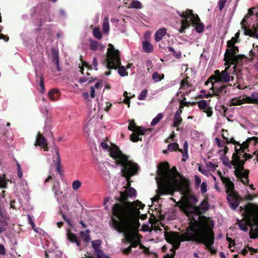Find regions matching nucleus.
<instances>
[{
    "label": "nucleus",
    "instance_id": "f257e3e1",
    "mask_svg": "<svg viewBox=\"0 0 258 258\" xmlns=\"http://www.w3.org/2000/svg\"><path fill=\"white\" fill-rule=\"evenodd\" d=\"M213 227L214 222L212 220L209 222H197L192 220L191 222H189L186 232L179 235L178 232H166L164 236L166 241L173 244L175 249L179 248L180 242L184 241H192L197 244H204L207 248L210 249L214 243Z\"/></svg>",
    "mask_w": 258,
    "mask_h": 258
},
{
    "label": "nucleus",
    "instance_id": "f03ea898",
    "mask_svg": "<svg viewBox=\"0 0 258 258\" xmlns=\"http://www.w3.org/2000/svg\"><path fill=\"white\" fill-rule=\"evenodd\" d=\"M136 195V190L134 188L125 189L120 192V197L116 200L118 203L113 205L111 208V216L139 217L141 213L140 209H143L145 205L140 201H128V198H132Z\"/></svg>",
    "mask_w": 258,
    "mask_h": 258
},
{
    "label": "nucleus",
    "instance_id": "7ed1b4c3",
    "mask_svg": "<svg viewBox=\"0 0 258 258\" xmlns=\"http://www.w3.org/2000/svg\"><path fill=\"white\" fill-rule=\"evenodd\" d=\"M111 226L119 233H122L124 238L123 243L136 242L131 232L137 230L140 226L139 217L111 216Z\"/></svg>",
    "mask_w": 258,
    "mask_h": 258
},
{
    "label": "nucleus",
    "instance_id": "20e7f679",
    "mask_svg": "<svg viewBox=\"0 0 258 258\" xmlns=\"http://www.w3.org/2000/svg\"><path fill=\"white\" fill-rule=\"evenodd\" d=\"M178 172L174 166L171 169H169L168 162H162L157 166V175L161 179L158 187L159 194L165 195L171 191V188L174 185L179 184V180L175 177Z\"/></svg>",
    "mask_w": 258,
    "mask_h": 258
},
{
    "label": "nucleus",
    "instance_id": "39448f33",
    "mask_svg": "<svg viewBox=\"0 0 258 258\" xmlns=\"http://www.w3.org/2000/svg\"><path fill=\"white\" fill-rule=\"evenodd\" d=\"M240 212L246 221V224L240 223L239 225L240 230L247 232V226H249L250 239L258 238V206L250 203L244 207L240 206Z\"/></svg>",
    "mask_w": 258,
    "mask_h": 258
},
{
    "label": "nucleus",
    "instance_id": "423d86ee",
    "mask_svg": "<svg viewBox=\"0 0 258 258\" xmlns=\"http://www.w3.org/2000/svg\"><path fill=\"white\" fill-rule=\"evenodd\" d=\"M111 157L116 161V165L121 166L123 177L128 179L138 173L139 166L137 164L129 160L128 156L123 154L117 148L111 149Z\"/></svg>",
    "mask_w": 258,
    "mask_h": 258
},
{
    "label": "nucleus",
    "instance_id": "0eeeda50",
    "mask_svg": "<svg viewBox=\"0 0 258 258\" xmlns=\"http://www.w3.org/2000/svg\"><path fill=\"white\" fill-rule=\"evenodd\" d=\"M197 203V198L194 196H190L188 198L187 201L184 202L180 205V209L181 211L185 213L189 219V222H191L192 220H195L197 222H204V221L200 222L201 211H206L209 210V205L205 200L202 201L201 204L198 206H195ZM206 222V221H205Z\"/></svg>",
    "mask_w": 258,
    "mask_h": 258
},
{
    "label": "nucleus",
    "instance_id": "6e6552de",
    "mask_svg": "<svg viewBox=\"0 0 258 258\" xmlns=\"http://www.w3.org/2000/svg\"><path fill=\"white\" fill-rule=\"evenodd\" d=\"M229 66L226 67L225 69L221 72L218 70L215 71V75L210 76L205 83V85L211 84V88L213 89V92L217 96L223 95V93L226 92V88L224 86L216 88V84L221 82L228 83L230 81H233L234 79L231 75L235 74L236 66H234L232 68L233 70H230L229 72Z\"/></svg>",
    "mask_w": 258,
    "mask_h": 258
},
{
    "label": "nucleus",
    "instance_id": "1a4fd4ad",
    "mask_svg": "<svg viewBox=\"0 0 258 258\" xmlns=\"http://www.w3.org/2000/svg\"><path fill=\"white\" fill-rule=\"evenodd\" d=\"M241 25L245 35L258 39V8L249 10Z\"/></svg>",
    "mask_w": 258,
    "mask_h": 258
},
{
    "label": "nucleus",
    "instance_id": "9d476101",
    "mask_svg": "<svg viewBox=\"0 0 258 258\" xmlns=\"http://www.w3.org/2000/svg\"><path fill=\"white\" fill-rule=\"evenodd\" d=\"M177 13L182 18L181 21V27L178 29L180 33H184L185 30L189 27L190 23L196 26L195 29L198 33H201L204 31V24L201 22L198 16L194 14L191 10H186L182 13L177 11Z\"/></svg>",
    "mask_w": 258,
    "mask_h": 258
},
{
    "label": "nucleus",
    "instance_id": "9b49d317",
    "mask_svg": "<svg viewBox=\"0 0 258 258\" xmlns=\"http://www.w3.org/2000/svg\"><path fill=\"white\" fill-rule=\"evenodd\" d=\"M107 66L108 69H116L118 68V73L121 77L127 75L126 69L124 66H120V59L119 52L115 49L113 45L109 44L106 56Z\"/></svg>",
    "mask_w": 258,
    "mask_h": 258
},
{
    "label": "nucleus",
    "instance_id": "f8f14e48",
    "mask_svg": "<svg viewBox=\"0 0 258 258\" xmlns=\"http://www.w3.org/2000/svg\"><path fill=\"white\" fill-rule=\"evenodd\" d=\"M87 101V105L88 109H89V115L88 117L90 118L89 121H87V124L85 125L83 127V130L87 132V129L92 122H91L93 119H97L98 117V113L100 111L101 107L103 105L102 99H101L100 101L98 98H86Z\"/></svg>",
    "mask_w": 258,
    "mask_h": 258
},
{
    "label": "nucleus",
    "instance_id": "ddd939ff",
    "mask_svg": "<svg viewBox=\"0 0 258 258\" xmlns=\"http://www.w3.org/2000/svg\"><path fill=\"white\" fill-rule=\"evenodd\" d=\"M235 40L233 38L227 42V48L224 54L225 65L229 64H234L239 63L242 59V56L238 54V48L235 46Z\"/></svg>",
    "mask_w": 258,
    "mask_h": 258
},
{
    "label": "nucleus",
    "instance_id": "4468645a",
    "mask_svg": "<svg viewBox=\"0 0 258 258\" xmlns=\"http://www.w3.org/2000/svg\"><path fill=\"white\" fill-rule=\"evenodd\" d=\"M127 128L128 130L133 132L131 134L130 140L134 143L142 141L141 137H140V136H144L152 132L151 128H145L142 126L137 125L134 120H129Z\"/></svg>",
    "mask_w": 258,
    "mask_h": 258
},
{
    "label": "nucleus",
    "instance_id": "2eb2a0df",
    "mask_svg": "<svg viewBox=\"0 0 258 258\" xmlns=\"http://www.w3.org/2000/svg\"><path fill=\"white\" fill-rule=\"evenodd\" d=\"M226 200H227L229 207L231 208V210H235L239 206L240 202L243 201V199L238 192H232L227 194Z\"/></svg>",
    "mask_w": 258,
    "mask_h": 258
},
{
    "label": "nucleus",
    "instance_id": "dca6fc26",
    "mask_svg": "<svg viewBox=\"0 0 258 258\" xmlns=\"http://www.w3.org/2000/svg\"><path fill=\"white\" fill-rule=\"evenodd\" d=\"M189 78L186 77L180 83V87L178 93L180 94L182 97L188 95L190 92L194 91V87L190 83V81H189Z\"/></svg>",
    "mask_w": 258,
    "mask_h": 258
},
{
    "label": "nucleus",
    "instance_id": "f3484780",
    "mask_svg": "<svg viewBox=\"0 0 258 258\" xmlns=\"http://www.w3.org/2000/svg\"><path fill=\"white\" fill-rule=\"evenodd\" d=\"M196 104L198 105V107H199L200 110L203 111V112L207 113V117H210L212 116V107L210 106L206 101L205 100H202L197 102L191 103V105H195Z\"/></svg>",
    "mask_w": 258,
    "mask_h": 258
},
{
    "label": "nucleus",
    "instance_id": "a211bd4d",
    "mask_svg": "<svg viewBox=\"0 0 258 258\" xmlns=\"http://www.w3.org/2000/svg\"><path fill=\"white\" fill-rule=\"evenodd\" d=\"M238 98H232L230 106L240 105L244 103L257 104L258 98H242V99H238Z\"/></svg>",
    "mask_w": 258,
    "mask_h": 258
},
{
    "label": "nucleus",
    "instance_id": "6ab92c4d",
    "mask_svg": "<svg viewBox=\"0 0 258 258\" xmlns=\"http://www.w3.org/2000/svg\"><path fill=\"white\" fill-rule=\"evenodd\" d=\"M221 137H222V138H223L224 140H225V142H221L219 139L217 138H216V144H217V146H218L219 147L222 148L226 147L225 145L229 144H232L237 146L240 145L239 143L235 141V140H234L233 138L229 139L226 136H224V134L221 135Z\"/></svg>",
    "mask_w": 258,
    "mask_h": 258
},
{
    "label": "nucleus",
    "instance_id": "aec40b11",
    "mask_svg": "<svg viewBox=\"0 0 258 258\" xmlns=\"http://www.w3.org/2000/svg\"><path fill=\"white\" fill-rule=\"evenodd\" d=\"M221 179L224 185H225V188H226V194L232 192L238 193L237 191L234 190V185H233V182L229 179V177H224L221 176Z\"/></svg>",
    "mask_w": 258,
    "mask_h": 258
},
{
    "label": "nucleus",
    "instance_id": "412c9836",
    "mask_svg": "<svg viewBox=\"0 0 258 258\" xmlns=\"http://www.w3.org/2000/svg\"><path fill=\"white\" fill-rule=\"evenodd\" d=\"M102 90V83L100 81L97 82L95 85L90 88V96L91 97H95V96H99L101 92L104 91Z\"/></svg>",
    "mask_w": 258,
    "mask_h": 258
},
{
    "label": "nucleus",
    "instance_id": "4be33fe9",
    "mask_svg": "<svg viewBox=\"0 0 258 258\" xmlns=\"http://www.w3.org/2000/svg\"><path fill=\"white\" fill-rule=\"evenodd\" d=\"M67 238L72 243H75L77 246L81 247V240L75 234L71 232L69 229L67 231Z\"/></svg>",
    "mask_w": 258,
    "mask_h": 258
},
{
    "label": "nucleus",
    "instance_id": "5701e85b",
    "mask_svg": "<svg viewBox=\"0 0 258 258\" xmlns=\"http://www.w3.org/2000/svg\"><path fill=\"white\" fill-rule=\"evenodd\" d=\"M235 166V169L239 170L240 172L243 171V165H244V160H242L239 157H233L231 165Z\"/></svg>",
    "mask_w": 258,
    "mask_h": 258
},
{
    "label": "nucleus",
    "instance_id": "b1692460",
    "mask_svg": "<svg viewBox=\"0 0 258 258\" xmlns=\"http://www.w3.org/2000/svg\"><path fill=\"white\" fill-rule=\"evenodd\" d=\"M235 176L237 177L239 179H241L245 178L247 179L246 182H245L244 180H241V182H242L243 184L246 185L247 184V176L248 175V170L247 169H244L243 171H240L237 169H235Z\"/></svg>",
    "mask_w": 258,
    "mask_h": 258
},
{
    "label": "nucleus",
    "instance_id": "393cba45",
    "mask_svg": "<svg viewBox=\"0 0 258 258\" xmlns=\"http://www.w3.org/2000/svg\"><path fill=\"white\" fill-rule=\"evenodd\" d=\"M79 237L83 239L85 243L87 244L90 240V230L87 229L85 231H80Z\"/></svg>",
    "mask_w": 258,
    "mask_h": 258
},
{
    "label": "nucleus",
    "instance_id": "a878e982",
    "mask_svg": "<svg viewBox=\"0 0 258 258\" xmlns=\"http://www.w3.org/2000/svg\"><path fill=\"white\" fill-rule=\"evenodd\" d=\"M45 145H47V143L45 137L40 132L37 133V136H36L35 146H44Z\"/></svg>",
    "mask_w": 258,
    "mask_h": 258
},
{
    "label": "nucleus",
    "instance_id": "bb28decb",
    "mask_svg": "<svg viewBox=\"0 0 258 258\" xmlns=\"http://www.w3.org/2000/svg\"><path fill=\"white\" fill-rule=\"evenodd\" d=\"M52 57L55 65L58 71H60V69L59 67V56L57 51L53 48L51 49Z\"/></svg>",
    "mask_w": 258,
    "mask_h": 258
},
{
    "label": "nucleus",
    "instance_id": "cd10ccee",
    "mask_svg": "<svg viewBox=\"0 0 258 258\" xmlns=\"http://www.w3.org/2000/svg\"><path fill=\"white\" fill-rule=\"evenodd\" d=\"M166 33V29L165 28H161L157 30L155 35V40L156 41H160Z\"/></svg>",
    "mask_w": 258,
    "mask_h": 258
},
{
    "label": "nucleus",
    "instance_id": "c85d7f7f",
    "mask_svg": "<svg viewBox=\"0 0 258 258\" xmlns=\"http://www.w3.org/2000/svg\"><path fill=\"white\" fill-rule=\"evenodd\" d=\"M101 242L99 240H95L92 241V248L94 249L96 253H102V251L100 249Z\"/></svg>",
    "mask_w": 258,
    "mask_h": 258
},
{
    "label": "nucleus",
    "instance_id": "c756f323",
    "mask_svg": "<svg viewBox=\"0 0 258 258\" xmlns=\"http://www.w3.org/2000/svg\"><path fill=\"white\" fill-rule=\"evenodd\" d=\"M143 43V49L144 52L150 53L153 50V47L152 44L148 41H144Z\"/></svg>",
    "mask_w": 258,
    "mask_h": 258
},
{
    "label": "nucleus",
    "instance_id": "7c9ffc66",
    "mask_svg": "<svg viewBox=\"0 0 258 258\" xmlns=\"http://www.w3.org/2000/svg\"><path fill=\"white\" fill-rule=\"evenodd\" d=\"M167 149H168V151L170 152L178 151L181 153L183 152V150L179 148V145H178V144L176 143H170L168 144V146H167Z\"/></svg>",
    "mask_w": 258,
    "mask_h": 258
},
{
    "label": "nucleus",
    "instance_id": "2f4dec72",
    "mask_svg": "<svg viewBox=\"0 0 258 258\" xmlns=\"http://www.w3.org/2000/svg\"><path fill=\"white\" fill-rule=\"evenodd\" d=\"M103 30L105 33H108L109 31V18L106 17L103 21Z\"/></svg>",
    "mask_w": 258,
    "mask_h": 258
},
{
    "label": "nucleus",
    "instance_id": "473e14b6",
    "mask_svg": "<svg viewBox=\"0 0 258 258\" xmlns=\"http://www.w3.org/2000/svg\"><path fill=\"white\" fill-rule=\"evenodd\" d=\"M101 147H102V149H104V150H108V151H109V155H110V150H111V149L114 148V147H116L117 148V149L119 150V151H120V150L119 149V147L116 145H112V146L111 147H109V146L106 143H105V142H102V143H101Z\"/></svg>",
    "mask_w": 258,
    "mask_h": 258
},
{
    "label": "nucleus",
    "instance_id": "72a5a7b5",
    "mask_svg": "<svg viewBox=\"0 0 258 258\" xmlns=\"http://www.w3.org/2000/svg\"><path fill=\"white\" fill-rule=\"evenodd\" d=\"M181 122H182V118L180 116H174L173 126L178 127L176 128V131H179L178 127L180 125Z\"/></svg>",
    "mask_w": 258,
    "mask_h": 258
},
{
    "label": "nucleus",
    "instance_id": "f704fd0d",
    "mask_svg": "<svg viewBox=\"0 0 258 258\" xmlns=\"http://www.w3.org/2000/svg\"><path fill=\"white\" fill-rule=\"evenodd\" d=\"M163 118V114L161 113H159L156 115V117L152 119V122H151V125L155 126L157 123H159L160 120Z\"/></svg>",
    "mask_w": 258,
    "mask_h": 258
},
{
    "label": "nucleus",
    "instance_id": "c9c22d12",
    "mask_svg": "<svg viewBox=\"0 0 258 258\" xmlns=\"http://www.w3.org/2000/svg\"><path fill=\"white\" fill-rule=\"evenodd\" d=\"M164 78V75H160L157 72H154L152 75V79L155 82H158Z\"/></svg>",
    "mask_w": 258,
    "mask_h": 258
},
{
    "label": "nucleus",
    "instance_id": "e433bc0d",
    "mask_svg": "<svg viewBox=\"0 0 258 258\" xmlns=\"http://www.w3.org/2000/svg\"><path fill=\"white\" fill-rule=\"evenodd\" d=\"M6 180V175L5 174L0 176V188H6L7 187V181Z\"/></svg>",
    "mask_w": 258,
    "mask_h": 258
},
{
    "label": "nucleus",
    "instance_id": "4c0bfd02",
    "mask_svg": "<svg viewBox=\"0 0 258 258\" xmlns=\"http://www.w3.org/2000/svg\"><path fill=\"white\" fill-rule=\"evenodd\" d=\"M93 35L98 39H101L102 37L101 32L98 28H95L93 29Z\"/></svg>",
    "mask_w": 258,
    "mask_h": 258
},
{
    "label": "nucleus",
    "instance_id": "58836bf2",
    "mask_svg": "<svg viewBox=\"0 0 258 258\" xmlns=\"http://www.w3.org/2000/svg\"><path fill=\"white\" fill-rule=\"evenodd\" d=\"M48 97H53V96H54V95H56L57 96L60 95V92H59L58 89H57L56 88H54V89H51L48 92Z\"/></svg>",
    "mask_w": 258,
    "mask_h": 258
},
{
    "label": "nucleus",
    "instance_id": "ea45409f",
    "mask_svg": "<svg viewBox=\"0 0 258 258\" xmlns=\"http://www.w3.org/2000/svg\"><path fill=\"white\" fill-rule=\"evenodd\" d=\"M130 7L135 9H141L142 8V4L141 2L138 1H133Z\"/></svg>",
    "mask_w": 258,
    "mask_h": 258
},
{
    "label": "nucleus",
    "instance_id": "a19ab883",
    "mask_svg": "<svg viewBox=\"0 0 258 258\" xmlns=\"http://www.w3.org/2000/svg\"><path fill=\"white\" fill-rule=\"evenodd\" d=\"M168 51L172 53L173 55L176 57V58H179L181 56V53L179 52H176L173 47H168Z\"/></svg>",
    "mask_w": 258,
    "mask_h": 258
},
{
    "label": "nucleus",
    "instance_id": "79ce46f5",
    "mask_svg": "<svg viewBox=\"0 0 258 258\" xmlns=\"http://www.w3.org/2000/svg\"><path fill=\"white\" fill-rule=\"evenodd\" d=\"M221 160H222V163H223V165L227 166L229 168H231V165H230L231 164V162L230 163L229 162V159L228 157L226 156H223V157H221Z\"/></svg>",
    "mask_w": 258,
    "mask_h": 258
},
{
    "label": "nucleus",
    "instance_id": "37998d69",
    "mask_svg": "<svg viewBox=\"0 0 258 258\" xmlns=\"http://www.w3.org/2000/svg\"><path fill=\"white\" fill-rule=\"evenodd\" d=\"M55 152H56V158H55L56 163H55V165H60V157L59 154V149L56 148L55 150Z\"/></svg>",
    "mask_w": 258,
    "mask_h": 258
},
{
    "label": "nucleus",
    "instance_id": "c03bdc74",
    "mask_svg": "<svg viewBox=\"0 0 258 258\" xmlns=\"http://www.w3.org/2000/svg\"><path fill=\"white\" fill-rule=\"evenodd\" d=\"M90 49L93 50H96L98 46V43L97 41H94L92 39L90 40Z\"/></svg>",
    "mask_w": 258,
    "mask_h": 258
},
{
    "label": "nucleus",
    "instance_id": "a18cd8bd",
    "mask_svg": "<svg viewBox=\"0 0 258 258\" xmlns=\"http://www.w3.org/2000/svg\"><path fill=\"white\" fill-rule=\"evenodd\" d=\"M235 152L233 153L232 158H239L238 155L240 154V152L243 153L244 152V149H237L236 147L235 148Z\"/></svg>",
    "mask_w": 258,
    "mask_h": 258
},
{
    "label": "nucleus",
    "instance_id": "49530a36",
    "mask_svg": "<svg viewBox=\"0 0 258 258\" xmlns=\"http://www.w3.org/2000/svg\"><path fill=\"white\" fill-rule=\"evenodd\" d=\"M27 221H28V223L30 224L31 226H32V229L35 231H36V229H35V223L33 221L32 218L30 215L27 214Z\"/></svg>",
    "mask_w": 258,
    "mask_h": 258
},
{
    "label": "nucleus",
    "instance_id": "de8ad7c7",
    "mask_svg": "<svg viewBox=\"0 0 258 258\" xmlns=\"http://www.w3.org/2000/svg\"><path fill=\"white\" fill-rule=\"evenodd\" d=\"M81 183L78 180H75L73 182V190H77L81 187Z\"/></svg>",
    "mask_w": 258,
    "mask_h": 258
},
{
    "label": "nucleus",
    "instance_id": "09e8293b",
    "mask_svg": "<svg viewBox=\"0 0 258 258\" xmlns=\"http://www.w3.org/2000/svg\"><path fill=\"white\" fill-rule=\"evenodd\" d=\"M252 141H254V145H256L258 143L257 137H250V138L247 139V140H246V141H245V142L250 143V142Z\"/></svg>",
    "mask_w": 258,
    "mask_h": 258
},
{
    "label": "nucleus",
    "instance_id": "8fccbe9b",
    "mask_svg": "<svg viewBox=\"0 0 258 258\" xmlns=\"http://www.w3.org/2000/svg\"><path fill=\"white\" fill-rule=\"evenodd\" d=\"M227 2V0H220L218 2V7L220 11H222L224 7V6Z\"/></svg>",
    "mask_w": 258,
    "mask_h": 258
},
{
    "label": "nucleus",
    "instance_id": "3c124183",
    "mask_svg": "<svg viewBox=\"0 0 258 258\" xmlns=\"http://www.w3.org/2000/svg\"><path fill=\"white\" fill-rule=\"evenodd\" d=\"M125 180H126V184H125V186H123V188H124L125 189H129L130 188H134L131 186V178H125Z\"/></svg>",
    "mask_w": 258,
    "mask_h": 258
},
{
    "label": "nucleus",
    "instance_id": "603ef678",
    "mask_svg": "<svg viewBox=\"0 0 258 258\" xmlns=\"http://www.w3.org/2000/svg\"><path fill=\"white\" fill-rule=\"evenodd\" d=\"M207 191V189H206V183L204 182H202V185H201V192L202 194H205Z\"/></svg>",
    "mask_w": 258,
    "mask_h": 258
},
{
    "label": "nucleus",
    "instance_id": "864d4df0",
    "mask_svg": "<svg viewBox=\"0 0 258 258\" xmlns=\"http://www.w3.org/2000/svg\"><path fill=\"white\" fill-rule=\"evenodd\" d=\"M201 182V179H200V178L198 176L195 175V184H196V186L198 187Z\"/></svg>",
    "mask_w": 258,
    "mask_h": 258
},
{
    "label": "nucleus",
    "instance_id": "5fc2aeb1",
    "mask_svg": "<svg viewBox=\"0 0 258 258\" xmlns=\"http://www.w3.org/2000/svg\"><path fill=\"white\" fill-rule=\"evenodd\" d=\"M131 98H123V99L121 100L120 99V102H122L123 103H124V104H126L128 106V107H130V100L131 99Z\"/></svg>",
    "mask_w": 258,
    "mask_h": 258
},
{
    "label": "nucleus",
    "instance_id": "6e6d98bb",
    "mask_svg": "<svg viewBox=\"0 0 258 258\" xmlns=\"http://www.w3.org/2000/svg\"><path fill=\"white\" fill-rule=\"evenodd\" d=\"M17 170H18V178H21L22 177V171H21V166L19 163H17Z\"/></svg>",
    "mask_w": 258,
    "mask_h": 258
},
{
    "label": "nucleus",
    "instance_id": "4d7b16f0",
    "mask_svg": "<svg viewBox=\"0 0 258 258\" xmlns=\"http://www.w3.org/2000/svg\"><path fill=\"white\" fill-rule=\"evenodd\" d=\"M171 251L172 252V254H171V255L169 254H167L164 256V258H174V254H175V250L174 248H171Z\"/></svg>",
    "mask_w": 258,
    "mask_h": 258
},
{
    "label": "nucleus",
    "instance_id": "13d9d810",
    "mask_svg": "<svg viewBox=\"0 0 258 258\" xmlns=\"http://www.w3.org/2000/svg\"><path fill=\"white\" fill-rule=\"evenodd\" d=\"M92 81V80H90L89 78H87L86 77H82L79 79V82L80 83H83L86 82H90Z\"/></svg>",
    "mask_w": 258,
    "mask_h": 258
},
{
    "label": "nucleus",
    "instance_id": "bf43d9fd",
    "mask_svg": "<svg viewBox=\"0 0 258 258\" xmlns=\"http://www.w3.org/2000/svg\"><path fill=\"white\" fill-rule=\"evenodd\" d=\"M255 197H256L255 195L248 194L243 199H244V200L252 201Z\"/></svg>",
    "mask_w": 258,
    "mask_h": 258
},
{
    "label": "nucleus",
    "instance_id": "052dcab7",
    "mask_svg": "<svg viewBox=\"0 0 258 258\" xmlns=\"http://www.w3.org/2000/svg\"><path fill=\"white\" fill-rule=\"evenodd\" d=\"M39 86L40 87V92H43L44 91V86L43 79L41 77L40 79Z\"/></svg>",
    "mask_w": 258,
    "mask_h": 258
},
{
    "label": "nucleus",
    "instance_id": "680f3d73",
    "mask_svg": "<svg viewBox=\"0 0 258 258\" xmlns=\"http://www.w3.org/2000/svg\"><path fill=\"white\" fill-rule=\"evenodd\" d=\"M105 105H106V106H105V108H104V110H105V111L107 112L109 111V109L111 107L112 105L110 103L106 102H105Z\"/></svg>",
    "mask_w": 258,
    "mask_h": 258
},
{
    "label": "nucleus",
    "instance_id": "e2e57ef3",
    "mask_svg": "<svg viewBox=\"0 0 258 258\" xmlns=\"http://www.w3.org/2000/svg\"><path fill=\"white\" fill-rule=\"evenodd\" d=\"M132 248L131 247L124 248L122 250V253H124V254L125 255H128V254L131 253Z\"/></svg>",
    "mask_w": 258,
    "mask_h": 258
},
{
    "label": "nucleus",
    "instance_id": "0e129e2a",
    "mask_svg": "<svg viewBox=\"0 0 258 258\" xmlns=\"http://www.w3.org/2000/svg\"><path fill=\"white\" fill-rule=\"evenodd\" d=\"M97 64H98V63H97V59L96 57H94L93 59V61H92V65L94 67V69L96 71L98 70Z\"/></svg>",
    "mask_w": 258,
    "mask_h": 258
},
{
    "label": "nucleus",
    "instance_id": "69168bd1",
    "mask_svg": "<svg viewBox=\"0 0 258 258\" xmlns=\"http://www.w3.org/2000/svg\"><path fill=\"white\" fill-rule=\"evenodd\" d=\"M249 144V143L245 142L243 143L242 144H240V145H238V146L240 147V149H247V148L248 147Z\"/></svg>",
    "mask_w": 258,
    "mask_h": 258
},
{
    "label": "nucleus",
    "instance_id": "338daca9",
    "mask_svg": "<svg viewBox=\"0 0 258 258\" xmlns=\"http://www.w3.org/2000/svg\"><path fill=\"white\" fill-rule=\"evenodd\" d=\"M59 190V182H56L54 184L53 186H52V191H57Z\"/></svg>",
    "mask_w": 258,
    "mask_h": 258
},
{
    "label": "nucleus",
    "instance_id": "774afa93",
    "mask_svg": "<svg viewBox=\"0 0 258 258\" xmlns=\"http://www.w3.org/2000/svg\"><path fill=\"white\" fill-rule=\"evenodd\" d=\"M148 93V90L147 89H144L140 94L139 97H146Z\"/></svg>",
    "mask_w": 258,
    "mask_h": 258
}]
</instances>
